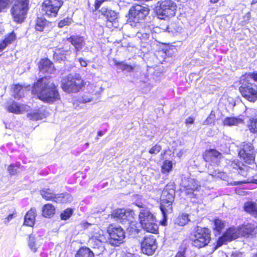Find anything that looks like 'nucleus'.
I'll return each mask as SVG.
<instances>
[{
  "instance_id": "f257e3e1",
  "label": "nucleus",
  "mask_w": 257,
  "mask_h": 257,
  "mask_svg": "<svg viewBox=\"0 0 257 257\" xmlns=\"http://www.w3.org/2000/svg\"><path fill=\"white\" fill-rule=\"evenodd\" d=\"M32 93L43 101L52 103L60 99V95L53 82L50 78L44 77L34 84Z\"/></svg>"
},
{
  "instance_id": "f03ea898",
  "label": "nucleus",
  "mask_w": 257,
  "mask_h": 257,
  "mask_svg": "<svg viewBox=\"0 0 257 257\" xmlns=\"http://www.w3.org/2000/svg\"><path fill=\"white\" fill-rule=\"evenodd\" d=\"M175 191L172 184H168L162 191L161 196V203L160 209L163 219L161 221L162 225H166L168 215L172 213L173 208L172 204L174 200Z\"/></svg>"
},
{
  "instance_id": "7ed1b4c3",
  "label": "nucleus",
  "mask_w": 257,
  "mask_h": 257,
  "mask_svg": "<svg viewBox=\"0 0 257 257\" xmlns=\"http://www.w3.org/2000/svg\"><path fill=\"white\" fill-rule=\"evenodd\" d=\"M139 219L142 228L146 231L153 233H156L158 231V226L156 223V218L148 208L141 209Z\"/></svg>"
},
{
  "instance_id": "20e7f679",
  "label": "nucleus",
  "mask_w": 257,
  "mask_h": 257,
  "mask_svg": "<svg viewBox=\"0 0 257 257\" xmlns=\"http://www.w3.org/2000/svg\"><path fill=\"white\" fill-rule=\"evenodd\" d=\"M149 10L143 6L137 5L132 7L129 11V20L132 27L140 29L142 21L148 15Z\"/></svg>"
},
{
  "instance_id": "39448f33",
  "label": "nucleus",
  "mask_w": 257,
  "mask_h": 257,
  "mask_svg": "<svg viewBox=\"0 0 257 257\" xmlns=\"http://www.w3.org/2000/svg\"><path fill=\"white\" fill-rule=\"evenodd\" d=\"M210 232L207 228L197 227L191 236L192 244L193 246L200 248L206 246L211 239Z\"/></svg>"
},
{
  "instance_id": "423d86ee",
  "label": "nucleus",
  "mask_w": 257,
  "mask_h": 257,
  "mask_svg": "<svg viewBox=\"0 0 257 257\" xmlns=\"http://www.w3.org/2000/svg\"><path fill=\"white\" fill-rule=\"evenodd\" d=\"M83 82L79 74H70L67 77L62 79L61 87L65 92H77L82 88Z\"/></svg>"
},
{
  "instance_id": "0eeeda50",
  "label": "nucleus",
  "mask_w": 257,
  "mask_h": 257,
  "mask_svg": "<svg viewBox=\"0 0 257 257\" xmlns=\"http://www.w3.org/2000/svg\"><path fill=\"white\" fill-rule=\"evenodd\" d=\"M29 0H16L11 9L13 20L18 23H22L28 10Z\"/></svg>"
},
{
  "instance_id": "6e6552de",
  "label": "nucleus",
  "mask_w": 257,
  "mask_h": 257,
  "mask_svg": "<svg viewBox=\"0 0 257 257\" xmlns=\"http://www.w3.org/2000/svg\"><path fill=\"white\" fill-rule=\"evenodd\" d=\"M159 8L157 14L159 18L165 19L175 16L177 10L176 3L172 0H161L158 2Z\"/></svg>"
},
{
  "instance_id": "1a4fd4ad",
  "label": "nucleus",
  "mask_w": 257,
  "mask_h": 257,
  "mask_svg": "<svg viewBox=\"0 0 257 257\" xmlns=\"http://www.w3.org/2000/svg\"><path fill=\"white\" fill-rule=\"evenodd\" d=\"M200 185L197 180L194 178L183 177L180 183V190L186 195H190L191 198L196 197V192Z\"/></svg>"
},
{
  "instance_id": "9d476101",
  "label": "nucleus",
  "mask_w": 257,
  "mask_h": 257,
  "mask_svg": "<svg viewBox=\"0 0 257 257\" xmlns=\"http://www.w3.org/2000/svg\"><path fill=\"white\" fill-rule=\"evenodd\" d=\"M107 232L109 236L108 241L110 244L118 246L123 242L125 235L121 227L110 225L108 227Z\"/></svg>"
},
{
  "instance_id": "9b49d317",
  "label": "nucleus",
  "mask_w": 257,
  "mask_h": 257,
  "mask_svg": "<svg viewBox=\"0 0 257 257\" xmlns=\"http://www.w3.org/2000/svg\"><path fill=\"white\" fill-rule=\"evenodd\" d=\"M62 0H46L42 5V11L48 17H56L60 8L63 5Z\"/></svg>"
},
{
  "instance_id": "f8f14e48",
  "label": "nucleus",
  "mask_w": 257,
  "mask_h": 257,
  "mask_svg": "<svg viewBox=\"0 0 257 257\" xmlns=\"http://www.w3.org/2000/svg\"><path fill=\"white\" fill-rule=\"evenodd\" d=\"M242 96L250 102H254L257 99V86L251 83L243 81L239 87Z\"/></svg>"
},
{
  "instance_id": "ddd939ff",
  "label": "nucleus",
  "mask_w": 257,
  "mask_h": 257,
  "mask_svg": "<svg viewBox=\"0 0 257 257\" xmlns=\"http://www.w3.org/2000/svg\"><path fill=\"white\" fill-rule=\"evenodd\" d=\"M93 229L90 232L89 242L93 248L102 247V243L106 241L104 232L97 226L93 225Z\"/></svg>"
},
{
  "instance_id": "4468645a",
  "label": "nucleus",
  "mask_w": 257,
  "mask_h": 257,
  "mask_svg": "<svg viewBox=\"0 0 257 257\" xmlns=\"http://www.w3.org/2000/svg\"><path fill=\"white\" fill-rule=\"evenodd\" d=\"M136 216L133 210L125 209H116L114 210L111 214V217L116 220L119 221L122 224H128L133 222V219Z\"/></svg>"
},
{
  "instance_id": "2eb2a0df",
  "label": "nucleus",
  "mask_w": 257,
  "mask_h": 257,
  "mask_svg": "<svg viewBox=\"0 0 257 257\" xmlns=\"http://www.w3.org/2000/svg\"><path fill=\"white\" fill-rule=\"evenodd\" d=\"M241 160L247 164H252L254 162L255 151L250 143L244 144L238 152Z\"/></svg>"
},
{
  "instance_id": "dca6fc26",
  "label": "nucleus",
  "mask_w": 257,
  "mask_h": 257,
  "mask_svg": "<svg viewBox=\"0 0 257 257\" xmlns=\"http://www.w3.org/2000/svg\"><path fill=\"white\" fill-rule=\"evenodd\" d=\"M240 235H241L239 227H230L219 238L217 246H220L223 244L238 238Z\"/></svg>"
},
{
  "instance_id": "f3484780",
  "label": "nucleus",
  "mask_w": 257,
  "mask_h": 257,
  "mask_svg": "<svg viewBox=\"0 0 257 257\" xmlns=\"http://www.w3.org/2000/svg\"><path fill=\"white\" fill-rule=\"evenodd\" d=\"M157 245L156 243V238L153 235L145 236L141 243V248L142 252L147 255L153 254Z\"/></svg>"
},
{
  "instance_id": "a211bd4d",
  "label": "nucleus",
  "mask_w": 257,
  "mask_h": 257,
  "mask_svg": "<svg viewBox=\"0 0 257 257\" xmlns=\"http://www.w3.org/2000/svg\"><path fill=\"white\" fill-rule=\"evenodd\" d=\"M141 29L137 32L136 37L140 39L142 43L145 44H148L150 43L151 44L153 40V36L151 37L150 34H153L152 29L154 28L152 26L146 25L143 24L140 27Z\"/></svg>"
},
{
  "instance_id": "6ab92c4d",
  "label": "nucleus",
  "mask_w": 257,
  "mask_h": 257,
  "mask_svg": "<svg viewBox=\"0 0 257 257\" xmlns=\"http://www.w3.org/2000/svg\"><path fill=\"white\" fill-rule=\"evenodd\" d=\"M39 68L40 71L43 74H52L55 70L53 63L47 58L43 59L40 61Z\"/></svg>"
},
{
  "instance_id": "aec40b11",
  "label": "nucleus",
  "mask_w": 257,
  "mask_h": 257,
  "mask_svg": "<svg viewBox=\"0 0 257 257\" xmlns=\"http://www.w3.org/2000/svg\"><path fill=\"white\" fill-rule=\"evenodd\" d=\"M240 235L243 236L248 237L252 235L257 232V226L255 223H249L246 224H243L239 227Z\"/></svg>"
},
{
  "instance_id": "412c9836",
  "label": "nucleus",
  "mask_w": 257,
  "mask_h": 257,
  "mask_svg": "<svg viewBox=\"0 0 257 257\" xmlns=\"http://www.w3.org/2000/svg\"><path fill=\"white\" fill-rule=\"evenodd\" d=\"M68 40L74 47L76 54L79 52L85 45V41L82 37L72 36L68 38Z\"/></svg>"
},
{
  "instance_id": "4be33fe9",
  "label": "nucleus",
  "mask_w": 257,
  "mask_h": 257,
  "mask_svg": "<svg viewBox=\"0 0 257 257\" xmlns=\"http://www.w3.org/2000/svg\"><path fill=\"white\" fill-rule=\"evenodd\" d=\"M7 109L10 112L18 114L29 110L30 106L13 102L11 104L8 106Z\"/></svg>"
},
{
  "instance_id": "5701e85b",
  "label": "nucleus",
  "mask_w": 257,
  "mask_h": 257,
  "mask_svg": "<svg viewBox=\"0 0 257 257\" xmlns=\"http://www.w3.org/2000/svg\"><path fill=\"white\" fill-rule=\"evenodd\" d=\"M244 118L243 116L226 117L223 121L224 125L232 126L238 125L243 123Z\"/></svg>"
},
{
  "instance_id": "b1692460",
  "label": "nucleus",
  "mask_w": 257,
  "mask_h": 257,
  "mask_svg": "<svg viewBox=\"0 0 257 257\" xmlns=\"http://www.w3.org/2000/svg\"><path fill=\"white\" fill-rule=\"evenodd\" d=\"M42 243L43 239L40 237H35L33 235L30 236L28 245L33 252H36Z\"/></svg>"
},
{
  "instance_id": "393cba45",
  "label": "nucleus",
  "mask_w": 257,
  "mask_h": 257,
  "mask_svg": "<svg viewBox=\"0 0 257 257\" xmlns=\"http://www.w3.org/2000/svg\"><path fill=\"white\" fill-rule=\"evenodd\" d=\"M36 210L31 208L25 216L24 224L29 226H33L35 222Z\"/></svg>"
},
{
  "instance_id": "a878e982",
  "label": "nucleus",
  "mask_w": 257,
  "mask_h": 257,
  "mask_svg": "<svg viewBox=\"0 0 257 257\" xmlns=\"http://www.w3.org/2000/svg\"><path fill=\"white\" fill-rule=\"evenodd\" d=\"M244 210L250 215L257 217V203L253 201H247L244 204Z\"/></svg>"
},
{
  "instance_id": "bb28decb",
  "label": "nucleus",
  "mask_w": 257,
  "mask_h": 257,
  "mask_svg": "<svg viewBox=\"0 0 257 257\" xmlns=\"http://www.w3.org/2000/svg\"><path fill=\"white\" fill-rule=\"evenodd\" d=\"M72 197L70 194L67 193L55 194L54 201L60 203H67L71 202Z\"/></svg>"
},
{
  "instance_id": "cd10ccee",
  "label": "nucleus",
  "mask_w": 257,
  "mask_h": 257,
  "mask_svg": "<svg viewBox=\"0 0 257 257\" xmlns=\"http://www.w3.org/2000/svg\"><path fill=\"white\" fill-rule=\"evenodd\" d=\"M101 12L106 17L107 20L110 22H115L117 19V14L114 11L102 8L101 10Z\"/></svg>"
},
{
  "instance_id": "c85d7f7f",
  "label": "nucleus",
  "mask_w": 257,
  "mask_h": 257,
  "mask_svg": "<svg viewBox=\"0 0 257 257\" xmlns=\"http://www.w3.org/2000/svg\"><path fill=\"white\" fill-rule=\"evenodd\" d=\"M43 215L45 217H51L55 212L54 206L50 203L45 204L42 209Z\"/></svg>"
},
{
  "instance_id": "c756f323",
  "label": "nucleus",
  "mask_w": 257,
  "mask_h": 257,
  "mask_svg": "<svg viewBox=\"0 0 257 257\" xmlns=\"http://www.w3.org/2000/svg\"><path fill=\"white\" fill-rule=\"evenodd\" d=\"M75 257H94V253L89 248L83 247L77 251Z\"/></svg>"
},
{
  "instance_id": "7c9ffc66",
  "label": "nucleus",
  "mask_w": 257,
  "mask_h": 257,
  "mask_svg": "<svg viewBox=\"0 0 257 257\" xmlns=\"http://www.w3.org/2000/svg\"><path fill=\"white\" fill-rule=\"evenodd\" d=\"M173 168V164L172 161L166 160L162 164L161 166V172L163 174H168L172 171Z\"/></svg>"
},
{
  "instance_id": "2f4dec72",
  "label": "nucleus",
  "mask_w": 257,
  "mask_h": 257,
  "mask_svg": "<svg viewBox=\"0 0 257 257\" xmlns=\"http://www.w3.org/2000/svg\"><path fill=\"white\" fill-rule=\"evenodd\" d=\"M40 193L42 197L46 200H54L55 194H54L50 189H43L41 190Z\"/></svg>"
},
{
  "instance_id": "473e14b6",
  "label": "nucleus",
  "mask_w": 257,
  "mask_h": 257,
  "mask_svg": "<svg viewBox=\"0 0 257 257\" xmlns=\"http://www.w3.org/2000/svg\"><path fill=\"white\" fill-rule=\"evenodd\" d=\"M65 54L62 58H64V60L71 61V59L75 58L77 55L76 53H75L72 52L70 48H64Z\"/></svg>"
},
{
  "instance_id": "72a5a7b5",
  "label": "nucleus",
  "mask_w": 257,
  "mask_h": 257,
  "mask_svg": "<svg viewBox=\"0 0 257 257\" xmlns=\"http://www.w3.org/2000/svg\"><path fill=\"white\" fill-rule=\"evenodd\" d=\"M24 89L22 85H15L14 87L13 95L15 98L19 99L24 94Z\"/></svg>"
},
{
  "instance_id": "f704fd0d",
  "label": "nucleus",
  "mask_w": 257,
  "mask_h": 257,
  "mask_svg": "<svg viewBox=\"0 0 257 257\" xmlns=\"http://www.w3.org/2000/svg\"><path fill=\"white\" fill-rule=\"evenodd\" d=\"M189 219L188 216L187 214H183L179 215L175 220V223L178 225L183 226L185 225L188 221Z\"/></svg>"
},
{
  "instance_id": "c9c22d12",
  "label": "nucleus",
  "mask_w": 257,
  "mask_h": 257,
  "mask_svg": "<svg viewBox=\"0 0 257 257\" xmlns=\"http://www.w3.org/2000/svg\"><path fill=\"white\" fill-rule=\"evenodd\" d=\"M248 127L251 133L257 134V115L249 119Z\"/></svg>"
},
{
  "instance_id": "e433bc0d",
  "label": "nucleus",
  "mask_w": 257,
  "mask_h": 257,
  "mask_svg": "<svg viewBox=\"0 0 257 257\" xmlns=\"http://www.w3.org/2000/svg\"><path fill=\"white\" fill-rule=\"evenodd\" d=\"M224 222L221 219L216 218L214 220L213 229L217 232L219 233L224 227Z\"/></svg>"
},
{
  "instance_id": "4c0bfd02",
  "label": "nucleus",
  "mask_w": 257,
  "mask_h": 257,
  "mask_svg": "<svg viewBox=\"0 0 257 257\" xmlns=\"http://www.w3.org/2000/svg\"><path fill=\"white\" fill-rule=\"evenodd\" d=\"M65 54L64 48H59L56 50L54 53V59L57 61H61L64 60V56Z\"/></svg>"
},
{
  "instance_id": "58836bf2",
  "label": "nucleus",
  "mask_w": 257,
  "mask_h": 257,
  "mask_svg": "<svg viewBox=\"0 0 257 257\" xmlns=\"http://www.w3.org/2000/svg\"><path fill=\"white\" fill-rule=\"evenodd\" d=\"M47 23L46 20L42 18H38L36 21L35 28L36 30L42 31Z\"/></svg>"
},
{
  "instance_id": "ea45409f",
  "label": "nucleus",
  "mask_w": 257,
  "mask_h": 257,
  "mask_svg": "<svg viewBox=\"0 0 257 257\" xmlns=\"http://www.w3.org/2000/svg\"><path fill=\"white\" fill-rule=\"evenodd\" d=\"M28 115L31 119L33 120L42 119L43 117H44V114L40 110L32 113H29L28 114Z\"/></svg>"
},
{
  "instance_id": "a19ab883",
  "label": "nucleus",
  "mask_w": 257,
  "mask_h": 257,
  "mask_svg": "<svg viewBox=\"0 0 257 257\" xmlns=\"http://www.w3.org/2000/svg\"><path fill=\"white\" fill-rule=\"evenodd\" d=\"M209 174L212 176L219 178L222 180H225L227 177L226 174L225 172L221 171L218 169H216L213 172L210 171Z\"/></svg>"
},
{
  "instance_id": "79ce46f5",
  "label": "nucleus",
  "mask_w": 257,
  "mask_h": 257,
  "mask_svg": "<svg viewBox=\"0 0 257 257\" xmlns=\"http://www.w3.org/2000/svg\"><path fill=\"white\" fill-rule=\"evenodd\" d=\"M20 163L11 164L8 168V171L11 175H16L18 173V169L20 168Z\"/></svg>"
},
{
  "instance_id": "37998d69",
  "label": "nucleus",
  "mask_w": 257,
  "mask_h": 257,
  "mask_svg": "<svg viewBox=\"0 0 257 257\" xmlns=\"http://www.w3.org/2000/svg\"><path fill=\"white\" fill-rule=\"evenodd\" d=\"M215 112H214V111L212 110L211 111L209 115L204 121L203 124L209 125V124L213 123L215 121Z\"/></svg>"
},
{
  "instance_id": "c03bdc74",
  "label": "nucleus",
  "mask_w": 257,
  "mask_h": 257,
  "mask_svg": "<svg viewBox=\"0 0 257 257\" xmlns=\"http://www.w3.org/2000/svg\"><path fill=\"white\" fill-rule=\"evenodd\" d=\"M238 170H239L238 173L240 174L241 176L245 177L249 176V168L246 165L242 164L241 166V167H240Z\"/></svg>"
},
{
  "instance_id": "a18cd8bd",
  "label": "nucleus",
  "mask_w": 257,
  "mask_h": 257,
  "mask_svg": "<svg viewBox=\"0 0 257 257\" xmlns=\"http://www.w3.org/2000/svg\"><path fill=\"white\" fill-rule=\"evenodd\" d=\"M116 66L120 67V69L122 71H126L127 72H132L134 70V67L132 66L123 64L122 62L115 63Z\"/></svg>"
},
{
  "instance_id": "49530a36",
  "label": "nucleus",
  "mask_w": 257,
  "mask_h": 257,
  "mask_svg": "<svg viewBox=\"0 0 257 257\" xmlns=\"http://www.w3.org/2000/svg\"><path fill=\"white\" fill-rule=\"evenodd\" d=\"M16 39V34L14 32H12L10 34L7 35L5 38V40H4L3 41L5 42V44L7 46L9 44L12 43L13 42L15 41Z\"/></svg>"
},
{
  "instance_id": "de8ad7c7",
  "label": "nucleus",
  "mask_w": 257,
  "mask_h": 257,
  "mask_svg": "<svg viewBox=\"0 0 257 257\" xmlns=\"http://www.w3.org/2000/svg\"><path fill=\"white\" fill-rule=\"evenodd\" d=\"M126 225L127 230L131 234H135L138 232V229L136 226L135 222H130L128 224H124Z\"/></svg>"
},
{
  "instance_id": "09e8293b",
  "label": "nucleus",
  "mask_w": 257,
  "mask_h": 257,
  "mask_svg": "<svg viewBox=\"0 0 257 257\" xmlns=\"http://www.w3.org/2000/svg\"><path fill=\"white\" fill-rule=\"evenodd\" d=\"M227 164L230 167H232L235 169H238L240 167H241V166L242 165V163L239 162L237 160H228V162H227Z\"/></svg>"
},
{
  "instance_id": "8fccbe9b",
  "label": "nucleus",
  "mask_w": 257,
  "mask_h": 257,
  "mask_svg": "<svg viewBox=\"0 0 257 257\" xmlns=\"http://www.w3.org/2000/svg\"><path fill=\"white\" fill-rule=\"evenodd\" d=\"M72 210L70 208H67L65 209L63 212L61 214V218L62 220H67L68 219L72 214Z\"/></svg>"
},
{
  "instance_id": "3c124183",
  "label": "nucleus",
  "mask_w": 257,
  "mask_h": 257,
  "mask_svg": "<svg viewBox=\"0 0 257 257\" xmlns=\"http://www.w3.org/2000/svg\"><path fill=\"white\" fill-rule=\"evenodd\" d=\"M12 2V0H0V13L7 9Z\"/></svg>"
},
{
  "instance_id": "603ef678",
  "label": "nucleus",
  "mask_w": 257,
  "mask_h": 257,
  "mask_svg": "<svg viewBox=\"0 0 257 257\" xmlns=\"http://www.w3.org/2000/svg\"><path fill=\"white\" fill-rule=\"evenodd\" d=\"M247 182L257 184V174H256L252 177H248L246 180L242 181L240 182H234V183L233 184L237 185V184H239L240 183H247Z\"/></svg>"
},
{
  "instance_id": "864d4df0",
  "label": "nucleus",
  "mask_w": 257,
  "mask_h": 257,
  "mask_svg": "<svg viewBox=\"0 0 257 257\" xmlns=\"http://www.w3.org/2000/svg\"><path fill=\"white\" fill-rule=\"evenodd\" d=\"M72 22V19L69 18H66L61 20L58 23V27L59 28H63L64 26L69 25Z\"/></svg>"
},
{
  "instance_id": "5fc2aeb1",
  "label": "nucleus",
  "mask_w": 257,
  "mask_h": 257,
  "mask_svg": "<svg viewBox=\"0 0 257 257\" xmlns=\"http://www.w3.org/2000/svg\"><path fill=\"white\" fill-rule=\"evenodd\" d=\"M79 101L82 103H87L92 101V98L90 94L87 93L84 94L81 98L79 99Z\"/></svg>"
},
{
  "instance_id": "6e6d98bb",
  "label": "nucleus",
  "mask_w": 257,
  "mask_h": 257,
  "mask_svg": "<svg viewBox=\"0 0 257 257\" xmlns=\"http://www.w3.org/2000/svg\"><path fill=\"white\" fill-rule=\"evenodd\" d=\"M161 150V147L159 145H156L149 150L150 154H157Z\"/></svg>"
},
{
  "instance_id": "4d7b16f0",
  "label": "nucleus",
  "mask_w": 257,
  "mask_h": 257,
  "mask_svg": "<svg viewBox=\"0 0 257 257\" xmlns=\"http://www.w3.org/2000/svg\"><path fill=\"white\" fill-rule=\"evenodd\" d=\"M16 216V211H14L12 213L10 214L7 217L4 219V222L8 224L11 220Z\"/></svg>"
},
{
  "instance_id": "13d9d810",
  "label": "nucleus",
  "mask_w": 257,
  "mask_h": 257,
  "mask_svg": "<svg viewBox=\"0 0 257 257\" xmlns=\"http://www.w3.org/2000/svg\"><path fill=\"white\" fill-rule=\"evenodd\" d=\"M208 155L209 156H213L215 158H218L220 156H221V154L219 152H218L217 151H216L215 150H210L208 152Z\"/></svg>"
},
{
  "instance_id": "bf43d9fd",
  "label": "nucleus",
  "mask_w": 257,
  "mask_h": 257,
  "mask_svg": "<svg viewBox=\"0 0 257 257\" xmlns=\"http://www.w3.org/2000/svg\"><path fill=\"white\" fill-rule=\"evenodd\" d=\"M230 257H243V254L241 252L238 251L233 252L230 255Z\"/></svg>"
},
{
  "instance_id": "052dcab7",
  "label": "nucleus",
  "mask_w": 257,
  "mask_h": 257,
  "mask_svg": "<svg viewBox=\"0 0 257 257\" xmlns=\"http://www.w3.org/2000/svg\"><path fill=\"white\" fill-rule=\"evenodd\" d=\"M105 0H95V8L96 10H97L100 7L101 4Z\"/></svg>"
},
{
  "instance_id": "680f3d73",
  "label": "nucleus",
  "mask_w": 257,
  "mask_h": 257,
  "mask_svg": "<svg viewBox=\"0 0 257 257\" xmlns=\"http://www.w3.org/2000/svg\"><path fill=\"white\" fill-rule=\"evenodd\" d=\"M247 77H249L253 80L257 81V73H249L247 75Z\"/></svg>"
},
{
  "instance_id": "e2e57ef3",
  "label": "nucleus",
  "mask_w": 257,
  "mask_h": 257,
  "mask_svg": "<svg viewBox=\"0 0 257 257\" xmlns=\"http://www.w3.org/2000/svg\"><path fill=\"white\" fill-rule=\"evenodd\" d=\"M78 61L80 63V64L82 67H86L87 65V63L86 60H84L83 58H79Z\"/></svg>"
},
{
  "instance_id": "0e129e2a",
  "label": "nucleus",
  "mask_w": 257,
  "mask_h": 257,
  "mask_svg": "<svg viewBox=\"0 0 257 257\" xmlns=\"http://www.w3.org/2000/svg\"><path fill=\"white\" fill-rule=\"evenodd\" d=\"M7 45L5 42L0 41V53L6 48Z\"/></svg>"
},
{
  "instance_id": "69168bd1",
  "label": "nucleus",
  "mask_w": 257,
  "mask_h": 257,
  "mask_svg": "<svg viewBox=\"0 0 257 257\" xmlns=\"http://www.w3.org/2000/svg\"><path fill=\"white\" fill-rule=\"evenodd\" d=\"M81 225L84 228H87L88 226H92L91 224L88 223V222L85 221L82 222L81 223Z\"/></svg>"
},
{
  "instance_id": "338daca9",
  "label": "nucleus",
  "mask_w": 257,
  "mask_h": 257,
  "mask_svg": "<svg viewBox=\"0 0 257 257\" xmlns=\"http://www.w3.org/2000/svg\"><path fill=\"white\" fill-rule=\"evenodd\" d=\"M194 122V119L192 117H188L186 120V123L187 124H192Z\"/></svg>"
},
{
  "instance_id": "774afa93",
  "label": "nucleus",
  "mask_w": 257,
  "mask_h": 257,
  "mask_svg": "<svg viewBox=\"0 0 257 257\" xmlns=\"http://www.w3.org/2000/svg\"><path fill=\"white\" fill-rule=\"evenodd\" d=\"M123 257H137V255L131 253H125Z\"/></svg>"
}]
</instances>
